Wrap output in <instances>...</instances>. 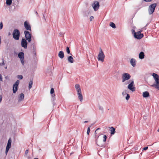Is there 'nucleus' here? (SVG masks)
I'll return each mask as SVG.
<instances>
[{
  "instance_id": "1",
  "label": "nucleus",
  "mask_w": 159,
  "mask_h": 159,
  "mask_svg": "<svg viewBox=\"0 0 159 159\" xmlns=\"http://www.w3.org/2000/svg\"><path fill=\"white\" fill-rule=\"evenodd\" d=\"M152 76L153 77L154 82L151 85V86L159 90V75L156 73H153Z\"/></svg>"
},
{
  "instance_id": "2",
  "label": "nucleus",
  "mask_w": 159,
  "mask_h": 159,
  "mask_svg": "<svg viewBox=\"0 0 159 159\" xmlns=\"http://www.w3.org/2000/svg\"><path fill=\"white\" fill-rule=\"evenodd\" d=\"M105 57V54L102 49L100 48L97 57L98 60L99 61L103 62L104 61Z\"/></svg>"
},
{
  "instance_id": "3",
  "label": "nucleus",
  "mask_w": 159,
  "mask_h": 159,
  "mask_svg": "<svg viewBox=\"0 0 159 159\" xmlns=\"http://www.w3.org/2000/svg\"><path fill=\"white\" fill-rule=\"evenodd\" d=\"M131 77L130 75L128 73H125L122 75V82L124 83L126 81L128 80Z\"/></svg>"
},
{
  "instance_id": "4",
  "label": "nucleus",
  "mask_w": 159,
  "mask_h": 159,
  "mask_svg": "<svg viewBox=\"0 0 159 159\" xmlns=\"http://www.w3.org/2000/svg\"><path fill=\"white\" fill-rule=\"evenodd\" d=\"M12 35L13 37L15 39L18 40L20 37V32L19 30L17 29H15L13 31Z\"/></svg>"
},
{
  "instance_id": "5",
  "label": "nucleus",
  "mask_w": 159,
  "mask_h": 159,
  "mask_svg": "<svg viewBox=\"0 0 159 159\" xmlns=\"http://www.w3.org/2000/svg\"><path fill=\"white\" fill-rule=\"evenodd\" d=\"M142 31L141 30L140 31L137 32H134V37L136 39H140L143 37V35L141 33Z\"/></svg>"
},
{
  "instance_id": "6",
  "label": "nucleus",
  "mask_w": 159,
  "mask_h": 159,
  "mask_svg": "<svg viewBox=\"0 0 159 159\" xmlns=\"http://www.w3.org/2000/svg\"><path fill=\"white\" fill-rule=\"evenodd\" d=\"M156 6V3H153L149 6L148 11L150 15L152 14L154 12Z\"/></svg>"
},
{
  "instance_id": "7",
  "label": "nucleus",
  "mask_w": 159,
  "mask_h": 159,
  "mask_svg": "<svg viewBox=\"0 0 159 159\" xmlns=\"http://www.w3.org/2000/svg\"><path fill=\"white\" fill-rule=\"evenodd\" d=\"M127 88L132 92H134L135 90V88L134 86V82L133 81H131L128 85Z\"/></svg>"
},
{
  "instance_id": "8",
  "label": "nucleus",
  "mask_w": 159,
  "mask_h": 159,
  "mask_svg": "<svg viewBox=\"0 0 159 159\" xmlns=\"http://www.w3.org/2000/svg\"><path fill=\"white\" fill-rule=\"evenodd\" d=\"M24 34L25 35V39H26L29 43L31 41V34L27 31H25Z\"/></svg>"
},
{
  "instance_id": "9",
  "label": "nucleus",
  "mask_w": 159,
  "mask_h": 159,
  "mask_svg": "<svg viewBox=\"0 0 159 159\" xmlns=\"http://www.w3.org/2000/svg\"><path fill=\"white\" fill-rule=\"evenodd\" d=\"M92 7L94 11H97L99 8V2L97 1L94 2L92 4Z\"/></svg>"
},
{
  "instance_id": "10",
  "label": "nucleus",
  "mask_w": 159,
  "mask_h": 159,
  "mask_svg": "<svg viewBox=\"0 0 159 159\" xmlns=\"http://www.w3.org/2000/svg\"><path fill=\"white\" fill-rule=\"evenodd\" d=\"M20 81L18 80L16 81L15 83L13 84V91L14 93H15L17 91L18 89V86L19 84Z\"/></svg>"
},
{
  "instance_id": "11",
  "label": "nucleus",
  "mask_w": 159,
  "mask_h": 159,
  "mask_svg": "<svg viewBox=\"0 0 159 159\" xmlns=\"http://www.w3.org/2000/svg\"><path fill=\"white\" fill-rule=\"evenodd\" d=\"M11 142L12 141L11 139L10 138L8 140L7 143L6 147L5 153L6 155L7 154L9 149L11 147Z\"/></svg>"
},
{
  "instance_id": "12",
  "label": "nucleus",
  "mask_w": 159,
  "mask_h": 159,
  "mask_svg": "<svg viewBox=\"0 0 159 159\" xmlns=\"http://www.w3.org/2000/svg\"><path fill=\"white\" fill-rule=\"evenodd\" d=\"M18 57L20 59L21 64L23 65L24 64V54L23 52H20L18 53Z\"/></svg>"
},
{
  "instance_id": "13",
  "label": "nucleus",
  "mask_w": 159,
  "mask_h": 159,
  "mask_svg": "<svg viewBox=\"0 0 159 159\" xmlns=\"http://www.w3.org/2000/svg\"><path fill=\"white\" fill-rule=\"evenodd\" d=\"M24 26L25 29L30 31H31V26L29 21H25L24 23Z\"/></svg>"
},
{
  "instance_id": "14",
  "label": "nucleus",
  "mask_w": 159,
  "mask_h": 159,
  "mask_svg": "<svg viewBox=\"0 0 159 159\" xmlns=\"http://www.w3.org/2000/svg\"><path fill=\"white\" fill-rule=\"evenodd\" d=\"M26 40L25 39H22L21 41V46L25 49L27 48V42Z\"/></svg>"
},
{
  "instance_id": "15",
  "label": "nucleus",
  "mask_w": 159,
  "mask_h": 159,
  "mask_svg": "<svg viewBox=\"0 0 159 159\" xmlns=\"http://www.w3.org/2000/svg\"><path fill=\"white\" fill-rule=\"evenodd\" d=\"M24 95L23 93H20L18 97V102H20L24 100Z\"/></svg>"
},
{
  "instance_id": "16",
  "label": "nucleus",
  "mask_w": 159,
  "mask_h": 159,
  "mask_svg": "<svg viewBox=\"0 0 159 159\" xmlns=\"http://www.w3.org/2000/svg\"><path fill=\"white\" fill-rule=\"evenodd\" d=\"M130 64L133 67H134L136 65V60L134 58H131V59L130 60Z\"/></svg>"
},
{
  "instance_id": "17",
  "label": "nucleus",
  "mask_w": 159,
  "mask_h": 159,
  "mask_svg": "<svg viewBox=\"0 0 159 159\" xmlns=\"http://www.w3.org/2000/svg\"><path fill=\"white\" fill-rule=\"evenodd\" d=\"M75 88L77 93L81 92L80 86L79 84H76L75 85Z\"/></svg>"
},
{
  "instance_id": "18",
  "label": "nucleus",
  "mask_w": 159,
  "mask_h": 159,
  "mask_svg": "<svg viewBox=\"0 0 159 159\" xmlns=\"http://www.w3.org/2000/svg\"><path fill=\"white\" fill-rule=\"evenodd\" d=\"M78 97L79 99L80 100L81 102H82L83 100V97L81 93V92L79 93H77Z\"/></svg>"
},
{
  "instance_id": "19",
  "label": "nucleus",
  "mask_w": 159,
  "mask_h": 159,
  "mask_svg": "<svg viewBox=\"0 0 159 159\" xmlns=\"http://www.w3.org/2000/svg\"><path fill=\"white\" fill-rule=\"evenodd\" d=\"M58 56L60 58H63L64 57V54L63 51H60L58 53Z\"/></svg>"
},
{
  "instance_id": "20",
  "label": "nucleus",
  "mask_w": 159,
  "mask_h": 159,
  "mask_svg": "<svg viewBox=\"0 0 159 159\" xmlns=\"http://www.w3.org/2000/svg\"><path fill=\"white\" fill-rule=\"evenodd\" d=\"M67 60L68 62L70 63H73L74 62V59L71 56H69L68 57Z\"/></svg>"
},
{
  "instance_id": "21",
  "label": "nucleus",
  "mask_w": 159,
  "mask_h": 159,
  "mask_svg": "<svg viewBox=\"0 0 159 159\" xmlns=\"http://www.w3.org/2000/svg\"><path fill=\"white\" fill-rule=\"evenodd\" d=\"M149 95V93L148 91H145L143 93V96L144 98H147Z\"/></svg>"
},
{
  "instance_id": "22",
  "label": "nucleus",
  "mask_w": 159,
  "mask_h": 159,
  "mask_svg": "<svg viewBox=\"0 0 159 159\" xmlns=\"http://www.w3.org/2000/svg\"><path fill=\"white\" fill-rule=\"evenodd\" d=\"M144 54L143 52H141L139 54V58L141 59L144 58Z\"/></svg>"
},
{
  "instance_id": "23",
  "label": "nucleus",
  "mask_w": 159,
  "mask_h": 159,
  "mask_svg": "<svg viewBox=\"0 0 159 159\" xmlns=\"http://www.w3.org/2000/svg\"><path fill=\"white\" fill-rule=\"evenodd\" d=\"M109 128H110L111 129L110 131L111 134H114L116 132L115 129V128L113 127H110Z\"/></svg>"
},
{
  "instance_id": "24",
  "label": "nucleus",
  "mask_w": 159,
  "mask_h": 159,
  "mask_svg": "<svg viewBox=\"0 0 159 159\" xmlns=\"http://www.w3.org/2000/svg\"><path fill=\"white\" fill-rule=\"evenodd\" d=\"M33 80H30V81L29 82V89H30L31 88H32V85H33Z\"/></svg>"
},
{
  "instance_id": "25",
  "label": "nucleus",
  "mask_w": 159,
  "mask_h": 159,
  "mask_svg": "<svg viewBox=\"0 0 159 159\" xmlns=\"http://www.w3.org/2000/svg\"><path fill=\"white\" fill-rule=\"evenodd\" d=\"M12 0H7L6 1V3L7 5H10L12 3Z\"/></svg>"
},
{
  "instance_id": "26",
  "label": "nucleus",
  "mask_w": 159,
  "mask_h": 159,
  "mask_svg": "<svg viewBox=\"0 0 159 159\" xmlns=\"http://www.w3.org/2000/svg\"><path fill=\"white\" fill-rule=\"evenodd\" d=\"M110 26L113 29L116 28V25L113 22H111L110 24Z\"/></svg>"
},
{
  "instance_id": "27",
  "label": "nucleus",
  "mask_w": 159,
  "mask_h": 159,
  "mask_svg": "<svg viewBox=\"0 0 159 159\" xmlns=\"http://www.w3.org/2000/svg\"><path fill=\"white\" fill-rule=\"evenodd\" d=\"M130 98V96L128 94H127V96L125 98V99L126 100H128Z\"/></svg>"
},
{
  "instance_id": "28",
  "label": "nucleus",
  "mask_w": 159,
  "mask_h": 159,
  "mask_svg": "<svg viewBox=\"0 0 159 159\" xmlns=\"http://www.w3.org/2000/svg\"><path fill=\"white\" fill-rule=\"evenodd\" d=\"M91 127V126H89L88 128L87 131V134L88 135H89L90 133V128Z\"/></svg>"
},
{
  "instance_id": "29",
  "label": "nucleus",
  "mask_w": 159,
  "mask_h": 159,
  "mask_svg": "<svg viewBox=\"0 0 159 159\" xmlns=\"http://www.w3.org/2000/svg\"><path fill=\"white\" fill-rule=\"evenodd\" d=\"M17 77L20 80H21L23 78V76L21 75H18Z\"/></svg>"
},
{
  "instance_id": "30",
  "label": "nucleus",
  "mask_w": 159,
  "mask_h": 159,
  "mask_svg": "<svg viewBox=\"0 0 159 159\" xmlns=\"http://www.w3.org/2000/svg\"><path fill=\"white\" fill-rule=\"evenodd\" d=\"M28 152H29V150H28V149H27L26 150L25 152V156H28Z\"/></svg>"
},
{
  "instance_id": "31",
  "label": "nucleus",
  "mask_w": 159,
  "mask_h": 159,
  "mask_svg": "<svg viewBox=\"0 0 159 159\" xmlns=\"http://www.w3.org/2000/svg\"><path fill=\"white\" fill-rule=\"evenodd\" d=\"M66 51L67 53L68 54H69L70 53V50L69 48L68 47H67L66 48Z\"/></svg>"
},
{
  "instance_id": "32",
  "label": "nucleus",
  "mask_w": 159,
  "mask_h": 159,
  "mask_svg": "<svg viewBox=\"0 0 159 159\" xmlns=\"http://www.w3.org/2000/svg\"><path fill=\"white\" fill-rule=\"evenodd\" d=\"M54 89L53 88H52L51 89V90H50V93L51 94H53L54 93Z\"/></svg>"
},
{
  "instance_id": "33",
  "label": "nucleus",
  "mask_w": 159,
  "mask_h": 159,
  "mask_svg": "<svg viewBox=\"0 0 159 159\" xmlns=\"http://www.w3.org/2000/svg\"><path fill=\"white\" fill-rule=\"evenodd\" d=\"M103 138V142H105L107 138V137L106 135H104Z\"/></svg>"
},
{
  "instance_id": "34",
  "label": "nucleus",
  "mask_w": 159,
  "mask_h": 159,
  "mask_svg": "<svg viewBox=\"0 0 159 159\" xmlns=\"http://www.w3.org/2000/svg\"><path fill=\"white\" fill-rule=\"evenodd\" d=\"M99 109L100 110L102 111L103 110V108L102 106H99Z\"/></svg>"
},
{
  "instance_id": "35",
  "label": "nucleus",
  "mask_w": 159,
  "mask_h": 159,
  "mask_svg": "<svg viewBox=\"0 0 159 159\" xmlns=\"http://www.w3.org/2000/svg\"><path fill=\"white\" fill-rule=\"evenodd\" d=\"M51 96H52V97L53 99L54 100L55 99V94H54V93L52 94Z\"/></svg>"
},
{
  "instance_id": "36",
  "label": "nucleus",
  "mask_w": 159,
  "mask_h": 159,
  "mask_svg": "<svg viewBox=\"0 0 159 159\" xmlns=\"http://www.w3.org/2000/svg\"><path fill=\"white\" fill-rule=\"evenodd\" d=\"M3 24L2 22L0 23V30L2 29L3 28Z\"/></svg>"
},
{
  "instance_id": "37",
  "label": "nucleus",
  "mask_w": 159,
  "mask_h": 159,
  "mask_svg": "<svg viewBox=\"0 0 159 159\" xmlns=\"http://www.w3.org/2000/svg\"><path fill=\"white\" fill-rule=\"evenodd\" d=\"M4 65H5V63L4 62V61L3 60L2 62L0 63V66H4Z\"/></svg>"
},
{
  "instance_id": "38",
  "label": "nucleus",
  "mask_w": 159,
  "mask_h": 159,
  "mask_svg": "<svg viewBox=\"0 0 159 159\" xmlns=\"http://www.w3.org/2000/svg\"><path fill=\"white\" fill-rule=\"evenodd\" d=\"M94 18V17L93 16H91L90 18V21H92Z\"/></svg>"
},
{
  "instance_id": "39",
  "label": "nucleus",
  "mask_w": 159,
  "mask_h": 159,
  "mask_svg": "<svg viewBox=\"0 0 159 159\" xmlns=\"http://www.w3.org/2000/svg\"><path fill=\"white\" fill-rule=\"evenodd\" d=\"M144 1L146 2H151L152 0H143Z\"/></svg>"
},
{
  "instance_id": "40",
  "label": "nucleus",
  "mask_w": 159,
  "mask_h": 159,
  "mask_svg": "<svg viewBox=\"0 0 159 159\" xmlns=\"http://www.w3.org/2000/svg\"><path fill=\"white\" fill-rule=\"evenodd\" d=\"M25 157H26L28 159H30L31 158V157L29 155H28V156H25Z\"/></svg>"
},
{
  "instance_id": "41",
  "label": "nucleus",
  "mask_w": 159,
  "mask_h": 159,
  "mask_svg": "<svg viewBox=\"0 0 159 159\" xmlns=\"http://www.w3.org/2000/svg\"><path fill=\"white\" fill-rule=\"evenodd\" d=\"M0 80L2 81V75L0 74Z\"/></svg>"
},
{
  "instance_id": "42",
  "label": "nucleus",
  "mask_w": 159,
  "mask_h": 159,
  "mask_svg": "<svg viewBox=\"0 0 159 159\" xmlns=\"http://www.w3.org/2000/svg\"><path fill=\"white\" fill-rule=\"evenodd\" d=\"M96 142L97 143V144L98 145H99V144H100V143H99V142L97 140H97H96Z\"/></svg>"
},
{
  "instance_id": "43",
  "label": "nucleus",
  "mask_w": 159,
  "mask_h": 159,
  "mask_svg": "<svg viewBox=\"0 0 159 159\" xmlns=\"http://www.w3.org/2000/svg\"><path fill=\"white\" fill-rule=\"evenodd\" d=\"M148 149V147H147L144 148H143V150H147Z\"/></svg>"
},
{
  "instance_id": "44",
  "label": "nucleus",
  "mask_w": 159,
  "mask_h": 159,
  "mask_svg": "<svg viewBox=\"0 0 159 159\" xmlns=\"http://www.w3.org/2000/svg\"><path fill=\"white\" fill-rule=\"evenodd\" d=\"M100 129V128H98V129H97L96 130V131H95V134H97V133H96L97 131L98 130H99V129Z\"/></svg>"
},
{
  "instance_id": "45",
  "label": "nucleus",
  "mask_w": 159,
  "mask_h": 159,
  "mask_svg": "<svg viewBox=\"0 0 159 159\" xmlns=\"http://www.w3.org/2000/svg\"><path fill=\"white\" fill-rule=\"evenodd\" d=\"M122 95L123 96H125V93L124 92H122Z\"/></svg>"
},
{
  "instance_id": "46",
  "label": "nucleus",
  "mask_w": 159,
  "mask_h": 159,
  "mask_svg": "<svg viewBox=\"0 0 159 159\" xmlns=\"http://www.w3.org/2000/svg\"><path fill=\"white\" fill-rule=\"evenodd\" d=\"M2 100V98L1 97H0V102H1Z\"/></svg>"
},
{
  "instance_id": "47",
  "label": "nucleus",
  "mask_w": 159,
  "mask_h": 159,
  "mask_svg": "<svg viewBox=\"0 0 159 159\" xmlns=\"http://www.w3.org/2000/svg\"><path fill=\"white\" fill-rule=\"evenodd\" d=\"M88 122V121H84V123H87Z\"/></svg>"
},
{
  "instance_id": "48",
  "label": "nucleus",
  "mask_w": 159,
  "mask_h": 159,
  "mask_svg": "<svg viewBox=\"0 0 159 159\" xmlns=\"http://www.w3.org/2000/svg\"><path fill=\"white\" fill-rule=\"evenodd\" d=\"M132 32H133H133H134H134H134V30H132Z\"/></svg>"
},
{
  "instance_id": "49",
  "label": "nucleus",
  "mask_w": 159,
  "mask_h": 159,
  "mask_svg": "<svg viewBox=\"0 0 159 159\" xmlns=\"http://www.w3.org/2000/svg\"><path fill=\"white\" fill-rule=\"evenodd\" d=\"M7 66H6V67H5V69H7Z\"/></svg>"
},
{
  "instance_id": "50",
  "label": "nucleus",
  "mask_w": 159,
  "mask_h": 159,
  "mask_svg": "<svg viewBox=\"0 0 159 159\" xmlns=\"http://www.w3.org/2000/svg\"><path fill=\"white\" fill-rule=\"evenodd\" d=\"M158 132H159V127L158 129Z\"/></svg>"
}]
</instances>
